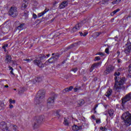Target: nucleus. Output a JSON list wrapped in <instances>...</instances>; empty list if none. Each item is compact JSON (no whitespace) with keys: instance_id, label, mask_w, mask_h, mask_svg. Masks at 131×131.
I'll use <instances>...</instances> for the list:
<instances>
[{"instance_id":"1","label":"nucleus","mask_w":131,"mask_h":131,"mask_svg":"<svg viewBox=\"0 0 131 131\" xmlns=\"http://www.w3.org/2000/svg\"><path fill=\"white\" fill-rule=\"evenodd\" d=\"M120 75V73L119 72H117L115 73V89L117 91V92H119V90H124V87H123V83H124V81H125V78H123L122 79H120L119 81H117V76H119Z\"/></svg>"},{"instance_id":"2","label":"nucleus","mask_w":131,"mask_h":131,"mask_svg":"<svg viewBox=\"0 0 131 131\" xmlns=\"http://www.w3.org/2000/svg\"><path fill=\"white\" fill-rule=\"evenodd\" d=\"M122 118L123 119L125 125L129 126L131 124V115L128 112H126L123 114Z\"/></svg>"},{"instance_id":"3","label":"nucleus","mask_w":131,"mask_h":131,"mask_svg":"<svg viewBox=\"0 0 131 131\" xmlns=\"http://www.w3.org/2000/svg\"><path fill=\"white\" fill-rule=\"evenodd\" d=\"M45 95H46L45 91H39L35 98V103H36V104H38L39 102H41V101H42V99L45 98Z\"/></svg>"},{"instance_id":"4","label":"nucleus","mask_w":131,"mask_h":131,"mask_svg":"<svg viewBox=\"0 0 131 131\" xmlns=\"http://www.w3.org/2000/svg\"><path fill=\"white\" fill-rule=\"evenodd\" d=\"M42 120H43V118L42 117H38L36 119L34 120V123L33 124V127L34 128H37L38 127L40 124H41V122H42Z\"/></svg>"},{"instance_id":"5","label":"nucleus","mask_w":131,"mask_h":131,"mask_svg":"<svg viewBox=\"0 0 131 131\" xmlns=\"http://www.w3.org/2000/svg\"><path fill=\"white\" fill-rule=\"evenodd\" d=\"M9 14L12 17H16L18 15L17 8L16 7H12L9 10Z\"/></svg>"},{"instance_id":"6","label":"nucleus","mask_w":131,"mask_h":131,"mask_svg":"<svg viewBox=\"0 0 131 131\" xmlns=\"http://www.w3.org/2000/svg\"><path fill=\"white\" fill-rule=\"evenodd\" d=\"M55 103V96L50 97L47 101V106L49 108H53L54 104Z\"/></svg>"},{"instance_id":"7","label":"nucleus","mask_w":131,"mask_h":131,"mask_svg":"<svg viewBox=\"0 0 131 131\" xmlns=\"http://www.w3.org/2000/svg\"><path fill=\"white\" fill-rule=\"evenodd\" d=\"M43 57H39V59H36L35 60H34V63L35 65H37V66H38V67H40V68L44 67L45 64H42V63H41L40 62V60H41V59H42Z\"/></svg>"},{"instance_id":"8","label":"nucleus","mask_w":131,"mask_h":131,"mask_svg":"<svg viewBox=\"0 0 131 131\" xmlns=\"http://www.w3.org/2000/svg\"><path fill=\"white\" fill-rule=\"evenodd\" d=\"M130 100H131L130 94H129L126 95V96L122 99V106H123V104L126 103V102L128 101H130Z\"/></svg>"},{"instance_id":"9","label":"nucleus","mask_w":131,"mask_h":131,"mask_svg":"<svg viewBox=\"0 0 131 131\" xmlns=\"http://www.w3.org/2000/svg\"><path fill=\"white\" fill-rule=\"evenodd\" d=\"M81 26H82V25L81 23H79L77 24L72 30V32H75L77 31L78 30H79L80 28H81Z\"/></svg>"},{"instance_id":"10","label":"nucleus","mask_w":131,"mask_h":131,"mask_svg":"<svg viewBox=\"0 0 131 131\" xmlns=\"http://www.w3.org/2000/svg\"><path fill=\"white\" fill-rule=\"evenodd\" d=\"M112 1H113V0H104L102 1V4H103V5H108V3L112 2ZM119 2H120V0H116L115 1H113L112 2V4L113 5H115V4H118Z\"/></svg>"},{"instance_id":"11","label":"nucleus","mask_w":131,"mask_h":131,"mask_svg":"<svg viewBox=\"0 0 131 131\" xmlns=\"http://www.w3.org/2000/svg\"><path fill=\"white\" fill-rule=\"evenodd\" d=\"M113 69H114V68L112 66H110L107 68L106 70L104 71L105 75H107V74H109L110 72H112V71H113Z\"/></svg>"},{"instance_id":"12","label":"nucleus","mask_w":131,"mask_h":131,"mask_svg":"<svg viewBox=\"0 0 131 131\" xmlns=\"http://www.w3.org/2000/svg\"><path fill=\"white\" fill-rule=\"evenodd\" d=\"M0 127L4 131H8V127H7V125L6 124V122H2L1 123Z\"/></svg>"},{"instance_id":"13","label":"nucleus","mask_w":131,"mask_h":131,"mask_svg":"<svg viewBox=\"0 0 131 131\" xmlns=\"http://www.w3.org/2000/svg\"><path fill=\"white\" fill-rule=\"evenodd\" d=\"M131 51V44H127L126 45V48L125 49V53H126V54H128V53H130Z\"/></svg>"},{"instance_id":"14","label":"nucleus","mask_w":131,"mask_h":131,"mask_svg":"<svg viewBox=\"0 0 131 131\" xmlns=\"http://www.w3.org/2000/svg\"><path fill=\"white\" fill-rule=\"evenodd\" d=\"M12 58L11 57V56L10 55H7L6 56V59L5 60L6 63H14L13 61H11Z\"/></svg>"},{"instance_id":"15","label":"nucleus","mask_w":131,"mask_h":131,"mask_svg":"<svg viewBox=\"0 0 131 131\" xmlns=\"http://www.w3.org/2000/svg\"><path fill=\"white\" fill-rule=\"evenodd\" d=\"M67 5H68V2H63L62 4L59 5V9H64L65 7H67Z\"/></svg>"},{"instance_id":"16","label":"nucleus","mask_w":131,"mask_h":131,"mask_svg":"<svg viewBox=\"0 0 131 131\" xmlns=\"http://www.w3.org/2000/svg\"><path fill=\"white\" fill-rule=\"evenodd\" d=\"M72 128L73 130L77 131V130H79V129H81L82 127H81V126H78L75 125L72 126Z\"/></svg>"},{"instance_id":"17","label":"nucleus","mask_w":131,"mask_h":131,"mask_svg":"<svg viewBox=\"0 0 131 131\" xmlns=\"http://www.w3.org/2000/svg\"><path fill=\"white\" fill-rule=\"evenodd\" d=\"M102 65V62H98L97 63H95L94 64L92 67H91V69H94V68H97V67H99V66H101Z\"/></svg>"},{"instance_id":"18","label":"nucleus","mask_w":131,"mask_h":131,"mask_svg":"<svg viewBox=\"0 0 131 131\" xmlns=\"http://www.w3.org/2000/svg\"><path fill=\"white\" fill-rule=\"evenodd\" d=\"M112 94V90L108 89V91L106 92L105 96L106 97H109L110 96H111Z\"/></svg>"},{"instance_id":"19","label":"nucleus","mask_w":131,"mask_h":131,"mask_svg":"<svg viewBox=\"0 0 131 131\" xmlns=\"http://www.w3.org/2000/svg\"><path fill=\"white\" fill-rule=\"evenodd\" d=\"M63 123L65 125H68L69 124V119L68 118H64Z\"/></svg>"},{"instance_id":"20","label":"nucleus","mask_w":131,"mask_h":131,"mask_svg":"<svg viewBox=\"0 0 131 131\" xmlns=\"http://www.w3.org/2000/svg\"><path fill=\"white\" fill-rule=\"evenodd\" d=\"M127 75L129 77H131V64L129 66Z\"/></svg>"},{"instance_id":"21","label":"nucleus","mask_w":131,"mask_h":131,"mask_svg":"<svg viewBox=\"0 0 131 131\" xmlns=\"http://www.w3.org/2000/svg\"><path fill=\"white\" fill-rule=\"evenodd\" d=\"M120 11V9H118L115 11H114L112 13H111V16H114L115 14L117 13V12H119Z\"/></svg>"},{"instance_id":"22","label":"nucleus","mask_w":131,"mask_h":131,"mask_svg":"<svg viewBox=\"0 0 131 131\" xmlns=\"http://www.w3.org/2000/svg\"><path fill=\"white\" fill-rule=\"evenodd\" d=\"M73 89V86H71L69 87V88H66L64 89L65 92H70V91H72Z\"/></svg>"},{"instance_id":"23","label":"nucleus","mask_w":131,"mask_h":131,"mask_svg":"<svg viewBox=\"0 0 131 131\" xmlns=\"http://www.w3.org/2000/svg\"><path fill=\"white\" fill-rule=\"evenodd\" d=\"M108 113L110 116H113V114H114V111L112 110L108 111Z\"/></svg>"},{"instance_id":"24","label":"nucleus","mask_w":131,"mask_h":131,"mask_svg":"<svg viewBox=\"0 0 131 131\" xmlns=\"http://www.w3.org/2000/svg\"><path fill=\"white\" fill-rule=\"evenodd\" d=\"M24 26V25H20V26L17 27V29H18V30H22V29H23Z\"/></svg>"},{"instance_id":"25","label":"nucleus","mask_w":131,"mask_h":131,"mask_svg":"<svg viewBox=\"0 0 131 131\" xmlns=\"http://www.w3.org/2000/svg\"><path fill=\"white\" fill-rule=\"evenodd\" d=\"M15 102H16V101H15V100H12V99H9V103L11 104H15Z\"/></svg>"},{"instance_id":"26","label":"nucleus","mask_w":131,"mask_h":131,"mask_svg":"<svg viewBox=\"0 0 131 131\" xmlns=\"http://www.w3.org/2000/svg\"><path fill=\"white\" fill-rule=\"evenodd\" d=\"M45 13H46V12H41V13L38 14V18H40V17L43 16V15L45 14Z\"/></svg>"},{"instance_id":"27","label":"nucleus","mask_w":131,"mask_h":131,"mask_svg":"<svg viewBox=\"0 0 131 131\" xmlns=\"http://www.w3.org/2000/svg\"><path fill=\"white\" fill-rule=\"evenodd\" d=\"M83 103H84V101H83V100H81L78 102V104H79L80 106H81V105H82Z\"/></svg>"},{"instance_id":"28","label":"nucleus","mask_w":131,"mask_h":131,"mask_svg":"<svg viewBox=\"0 0 131 131\" xmlns=\"http://www.w3.org/2000/svg\"><path fill=\"white\" fill-rule=\"evenodd\" d=\"M7 48H8V44H6L3 47L5 52H7Z\"/></svg>"},{"instance_id":"29","label":"nucleus","mask_w":131,"mask_h":131,"mask_svg":"<svg viewBox=\"0 0 131 131\" xmlns=\"http://www.w3.org/2000/svg\"><path fill=\"white\" fill-rule=\"evenodd\" d=\"M9 70H11V71L10 72L11 74H14V73H13V70H14V69H13V68L9 67Z\"/></svg>"},{"instance_id":"30","label":"nucleus","mask_w":131,"mask_h":131,"mask_svg":"<svg viewBox=\"0 0 131 131\" xmlns=\"http://www.w3.org/2000/svg\"><path fill=\"white\" fill-rule=\"evenodd\" d=\"M27 7V5L25 4H21V8H23L24 9H26V7Z\"/></svg>"},{"instance_id":"31","label":"nucleus","mask_w":131,"mask_h":131,"mask_svg":"<svg viewBox=\"0 0 131 131\" xmlns=\"http://www.w3.org/2000/svg\"><path fill=\"white\" fill-rule=\"evenodd\" d=\"M97 55H99V56H101V57L105 56V54H104L103 53H102V52L98 53L97 54Z\"/></svg>"},{"instance_id":"32","label":"nucleus","mask_w":131,"mask_h":131,"mask_svg":"<svg viewBox=\"0 0 131 131\" xmlns=\"http://www.w3.org/2000/svg\"><path fill=\"white\" fill-rule=\"evenodd\" d=\"M99 60H101V58H100V56H97L95 57V61H98Z\"/></svg>"},{"instance_id":"33","label":"nucleus","mask_w":131,"mask_h":131,"mask_svg":"<svg viewBox=\"0 0 131 131\" xmlns=\"http://www.w3.org/2000/svg\"><path fill=\"white\" fill-rule=\"evenodd\" d=\"M54 60V58H50L48 60L49 63H53V61Z\"/></svg>"},{"instance_id":"34","label":"nucleus","mask_w":131,"mask_h":131,"mask_svg":"<svg viewBox=\"0 0 131 131\" xmlns=\"http://www.w3.org/2000/svg\"><path fill=\"white\" fill-rule=\"evenodd\" d=\"M24 61H26L28 63H29V62H31V61H32V59H24Z\"/></svg>"},{"instance_id":"35","label":"nucleus","mask_w":131,"mask_h":131,"mask_svg":"<svg viewBox=\"0 0 131 131\" xmlns=\"http://www.w3.org/2000/svg\"><path fill=\"white\" fill-rule=\"evenodd\" d=\"M100 129H101V130H102V131H106V130H107V128H104L103 127H100Z\"/></svg>"},{"instance_id":"36","label":"nucleus","mask_w":131,"mask_h":131,"mask_svg":"<svg viewBox=\"0 0 131 131\" xmlns=\"http://www.w3.org/2000/svg\"><path fill=\"white\" fill-rule=\"evenodd\" d=\"M33 18L34 19H36V18H37V15H36L35 14V13H33Z\"/></svg>"},{"instance_id":"37","label":"nucleus","mask_w":131,"mask_h":131,"mask_svg":"<svg viewBox=\"0 0 131 131\" xmlns=\"http://www.w3.org/2000/svg\"><path fill=\"white\" fill-rule=\"evenodd\" d=\"M105 52L106 54H109V49L108 48H106L105 50Z\"/></svg>"},{"instance_id":"38","label":"nucleus","mask_w":131,"mask_h":131,"mask_svg":"<svg viewBox=\"0 0 131 131\" xmlns=\"http://www.w3.org/2000/svg\"><path fill=\"white\" fill-rule=\"evenodd\" d=\"M96 123H98V124L99 123H101V120L100 119L96 120Z\"/></svg>"},{"instance_id":"39","label":"nucleus","mask_w":131,"mask_h":131,"mask_svg":"<svg viewBox=\"0 0 131 131\" xmlns=\"http://www.w3.org/2000/svg\"><path fill=\"white\" fill-rule=\"evenodd\" d=\"M24 2H25V3H27L28 4L29 2H31V0H24Z\"/></svg>"},{"instance_id":"40","label":"nucleus","mask_w":131,"mask_h":131,"mask_svg":"<svg viewBox=\"0 0 131 131\" xmlns=\"http://www.w3.org/2000/svg\"><path fill=\"white\" fill-rule=\"evenodd\" d=\"M88 35V32H84L83 33V36H86Z\"/></svg>"},{"instance_id":"41","label":"nucleus","mask_w":131,"mask_h":131,"mask_svg":"<svg viewBox=\"0 0 131 131\" xmlns=\"http://www.w3.org/2000/svg\"><path fill=\"white\" fill-rule=\"evenodd\" d=\"M73 71L75 73L76 71H77V69L75 68L73 70Z\"/></svg>"},{"instance_id":"42","label":"nucleus","mask_w":131,"mask_h":131,"mask_svg":"<svg viewBox=\"0 0 131 131\" xmlns=\"http://www.w3.org/2000/svg\"><path fill=\"white\" fill-rule=\"evenodd\" d=\"M13 107H14V106H13V105H12V104H11L9 105V108H13Z\"/></svg>"},{"instance_id":"43","label":"nucleus","mask_w":131,"mask_h":131,"mask_svg":"<svg viewBox=\"0 0 131 131\" xmlns=\"http://www.w3.org/2000/svg\"><path fill=\"white\" fill-rule=\"evenodd\" d=\"M95 34L96 35V36H99L100 35V34L98 32L95 33Z\"/></svg>"},{"instance_id":"44","label":"nucleus","mask_w":131,"mask_h":131,"mask_svg":"<svg viewBox=\"0 0 131 131\" xmlns=\"http://www.w3.org/2000/svg\"><path fill=\"white\" fill-rule=\"evenodd\" d=\"M80 36H83V33L80 32Z\"/></svg>"},{"instance_id":"45","label":"nucleus","mask_w":131,"mask_h":131,"mask_svg":"<svg viewBox=\"0 0 131 131\" xmlns=\"http://www.w3.org/2000/svg\"><path fill=\"white\" fill-rule=\"evenodd\" d=\"M57 4H58V2H54L53 5H54V6H56L57 5Z\"/></svg>"},{"instance_id":"46","label":"nucleus","mask_w":131,"mask_h":131,"mask_svg":"<svg viewBox=\"0 0 131 131\" xmlns=\"http://www.w3.org/2000/svg\"><path fill=\"white\" fill-rule=\"evenodd\" d=\"M118 63H121V60L120 59H118Z\"/></svg>"},{"instance_id":"47","label":"nucleus","mask_w":131,"mask_h":131,"mask_svg":"<svg viewBox=\"0 0 131 131\" xmlns=\"http://www.w3.org/2000/svg\"><path fill=\"white\" fill-rule=\"evenodd\" d=\"M77 90H78L77 88H75L74 89L75 92H77Z\"/></svg>"},{"instance_id":"48","label":"nucleus","mask_w":131,"mask_h":131,"mask_svg":"<svg viewBox=\"0 0 131 131\" xmlns=\"http://www.w3.org/2000/svg\"><path fill=\"white\" fill-rule=\"evenodd\" d=\"M92 118L93 119H95V116H92Z\"/></svg>"},{"instance_id":"49","label":"nucleus","mask_w":131,"mask_h":131,"mask_svg":"<svg viewBox=\"0 0 131 131\" xmlns=\"http://www.w3.org/2000/svg\"><path fill=\"white\" fill-rule=\"evenodd\" d=\"M4 88H9V86L8 85H5Z\"/></svg>"},{"instance_id":"50","label":"nucleus","mask_w":131,"mask_h":131,"mask_svg":"<svg viewBox=\"0 0 131 131\" xmlns=\"http://www.w3.org/2000/svg\"><path fill=\"white\" fill-rule=\"evenodd\" d=\"M47 56L48 57H50V56H51V55L48 54V55H47Z\"/></svg>"},{"instance_id":"51","label":"nucleus","mask_w":131,"mask_h":131,"mask_svg":"<svg viewBox=\"0 0 131 131\" xmlns=\"http://www.w3.org/2000/svg\"><path fill=\"white\" fill-rule=\"evenodd\" d=\"M97 107H98V105H97V106H96V107L95 108V110H96V109L97 108Z\"/></svg>"},{"instance_id":"52","label":"nucleus","mask_w":131,"mask_h":131,"mask_svg":"<svg viewBox=\"0 0 131 131\" xmlns=\"http://www.w3.org/2000/svg\"><path fill=\"white\" fill-rule=\"evenodd\" d=\"M14 91H16V89H14Z\"/></svg>"},{"instance_id":"53","label":"nucleus","mask_w":131,"mask_h":131,"mask_svg":"<svg viewBox=\"0 0 131 131\" xmlns=\"http://www.w3.org/2000/svg\"><path fill=\"white\" fill-rule=\"evenodd\" d=\"M52 55H54V54H52Z\"/></svg>"}]
</instances>
